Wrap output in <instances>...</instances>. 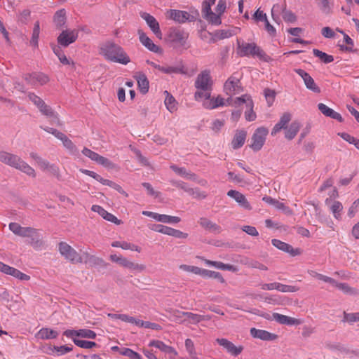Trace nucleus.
Returning <instances> with one entry per match:
<instances>
[{
	"mask_svg": "<svg viewBox=\"0 0 359 359\" xmlns=\"http://www.w3.org/2000/svg\"><path fill=\"white\" fill-rule=\"evenodd\" d=\"M203 107L207 109H214L224 105H229L227 100L224 101V99L220 96L217 97H211V95L208 98H203Z\"/></svg>",
	"mask_w": 359,
	"mask_h": 359,
	"instance_id": "nucleus-22",
	"label": "nucleus"
},
{
	"mask_svg": "<svg viewBox=\"0 0 359 359\" xmlns=\"http://www.w3.org/2000/svg\"><path fill=\"white\" fill-rule=\"evenodd\" d=\"M147 64L152 67L153 68L157 69L158 71L166 74H178L183 73L182 67H172V66H161L153 61L147 60Z\"/></svg>",
	"mask_w": 359,
	"mask_h": 359,
	"instance_id": "nucleus-23",
	"label": "nucleus"
},
{
	"mask_svg": "<svg viewBox=\"0 0 359 359\" xmlns=\"http://www.w3.org/2000/svg\"><path fill=\"white\" fill-rule=\"evenodd\" d=\"M216 341L218 344L225 348L229 353L233 356L238 355L243 350V347L242 346H236L231 341L224 338L217 339Z\"/></svg>",
	"mask_w": 359,
	"mask_h": 359,
	"instance_id": "nucleus-19",
	"label": "nucleus"
},
{
	"mask_svg": "<svg viewBox=\"0 0 359 359\" xmlns=\"http://www.w3.org/2000/svg\"><path fill=\"white\" fill-rule=\"evenodd\" d=\"M250 332L252 337L259 339L263 341H274L278 338V336L275 334L255 327L251 328Z\"/></svg>",
	"mask_w": 359,
	"mask_h": 359,
	"instance_id": "nucleus-24",
	"label": "nucleus"
},
{
	"mask_svg": "<svg viewBox=\"0 0 359 359\" xmlns=\"http://www.w3.org/2000/svg\"><path fill=\"white\" fill-rule=\"evenodd\" d=\"M282 15L283 20L287 22H294L297 20V16L291 11L285 9Z\"/></svg>",
	"mask_w": 359,
	"mask_h": 359,
	"instance_id": "nucleus-64",
	"label": "nucleus"
},
{
	"mask_svg": "<svg viewBox=\"0 0 359 359\" xmlns=\"http://www.w3.org/2000/svg\"><path fill=\"white\" fill-rule=\"evenodd\" d=\"M269 130L265 127L257 128L252 136L251 149L255 151H259L265 143Z\"/></svg>",
	"mask_w": 359,
	"mask_h": 359,
	"instance_id": "nucleus-9",
	"label": "nucleus"
},
{
	"mask_svg": "<svg viewBox=\"0 0 359 359\" xmlns=\"http://www.w3.org/2000/svg\"><path fill=\"white\" fill-rule=\"evenodd\" d=\"M58 336V332L54 330L43 327L36 334V337L41 339H55Z\"/></svg>",
	"mask_w": 359,
	"mask_h": 359,
	"instance_id": "nucleus-34",
	"label": "nucleus"
},
{
	"mask_svg": "<svg viewBox=\"0 0 359 359\" xmlns=\"http://www.w3.org/2000/svg\"><path fill=\"white\" fill-rule=\"evenodd\" d=\"M238 28L235 27L233 29H226L218 30L215 33V37L216 40H221L224 39L230 38L237 34Z\"/></svg>",
	"mask_w": 359,
	"mask_h": 359,
	"instance_id": "nucleus-36",
	"label": "nucleus"
},
{
	"mask_svg": "<svg viewBox=\"0 0 359 359\" xmlns=\"http://www.w3.org/2000/svg\"><path fill=\"white\" fill-rule=\"evenodd\" d=\"M294 72L303 79L307 89L311 90L313 93H320V88L316 85L313 79L310 76L309 73L302 69H295Z\"/></svg>",
	"mask_w": 359,
	"mask_h": 359,
	"instance_id": "nucleus-16",
	"label": "nucleus"
},
{
	"mask_svg": "<svg viewBox=\"0 0 359 359\" xmlns=\"http://www.w3.org/2000/svg\"><path fill=\"white\" fill-rule=\"evenodd\" d=\"M313 53L316 57H318L325 64H328L334 61V57L332 55H328L318 49H313Z\"/></svg>",
	"mask_w": 359,
	"mask_h": 359,
	"instance_id": "nucleus-49",
	"label": "nucleus"
},
{
	"mask_svg": "<svg viewBox=\"0 0 359 359\" xmlns=\"http://www.w3.org/2000/svg\"><path fill=\"white\" fill-rule=\"evenodd\" d=\"M201 276L203 278H212L218 280L220 283H224V279L219 272L202 269Z\"/></svg>",
	"mask_w": 359,
	"mask_h": 359,
	"instance_id": "nucleus-47",
	"label": "nucleus"
},
{
	"mask_svg": "<svg viewBox=\"0 0 359 359\" xmlns=\"http://www.w3.org/2000/svg\"><path fill=\"white\" fill-rule=\"evenodd\" d=\"M194 86L197 89L194 93L195 100L201 101L203 98H208L212 86L210 72L208 70L201 72L196 79Z\"/></svg>",
	"mask_w": 359,
	"mask_h": 359,
	"instance_id": "nucleus-3",
	"label": "nucleus"
},
{
	"mask_svg": "<svg viewBox=\"0 0 359 359\" xmlns=\"http://www.w3.org/2000/svg\"><path fill=\"white\" fill-rule=\"evenodd\" d=\"M169 18L179 23H184L190 20V14L187 11L170 10L169 12Z\"/></svg>",
	"mask_w": 359,
	"mask_h": 359,
	"instance_id": "nucleus-31",
	"label": "nucleus"
},
{
	"mask_svg": "<svg viewBox=\"0 0 359 359\" xmlns=\"http://www.w3.org/2000/svg\"><path fill=\"white\" fill-rule=\"evenodd\" d=\"M318 108L320 111V112L325 116L330 117L333 119L337 120L339 122H343L344 119L341 114L334 111L332 109L330 108L326 104L323 103H319L318 104Z\"/></svg>",
	"mask_w": 359,
	"mask_h": 359,
	"instance_id": "nucleus-29",
	"label": "nucleus"
},
{
	"mask_svg": "<svg viewBox=\"0 0 359 359\" xmlns=\"http://www.w3.org/2000/svg\"><path fill=\"white\" fill-rule=\"evenodd\" d=\"M215 267L216 269H221V270H226L229 271H236L237 269L236 266L229 264H224L221 262H212V266Z\"/></svg>",
	"mask_w": 359,
	"mask_h": 359,
	"instance_id": "nucleus-56",
	"label": "nucleus"
},
{
	"mask_svg": "<svg viewBox=\"0 0 359 359\" xmlns=\"http://www.w3.org/2000/svg\"><path fill=\"white\" fill-rule=\"evenodd\" d=\"M227 196L233 198L241 208L245 210L252 209L250 203L248 201L245 196L241 192L236 190H229L227 192Z\"/></svg>",
	"mask_w": 359,
	"mask_h": 359,
	"instance_id": "nucleus-25",
	"label": "nucleus"
},
{
	"mask_svg": "<svg viewBox=\"0 0 359 359\" xmlns=\"http://www.w3.org/2000/svg\"><path fill=\"white\" fill-rule=\"evenodd\" d=\"M271 243H272L273 245L275 246L276 248H277L278 249H279L283 252H285L293 254V252H292L293 249L290 245H289L285 242H283L280 240H278V239H273L271 241Z\"/></svg>",
	"mask_w": 359,
	"mask_h": 359,
	"instance_id": "nucleus-48",
	"label": "nucleus"
},
{
	"mask_svg": "<svg viewBox=\"0 0 359 359\" xmlns=\"http://www.w3.org/2000/svg\"><path fill=\"white\" fill-rule=\"evenodd\" d=\"M343 321H346L353 323L359 321V312L356 313H346L344 312Z\"/></svg>",
	"mask_w": 359,
	"mask_h": 359,
	"instance_id": "nucleus-62",
	"label": "nucleus"
},
{
	"mask_svg": "<svg viewBox=\"0 0 359 359\" xmlns=\"http://www.w3.org/2000/svg\"><path fill=\"white\" fill-rule=\"evenodd\" d=\"M100 53L107 60L112 62L126 65L130 62V58L123 48L112 41L102 43Z\"/></svg>",
	"mask_w": 359,
	"mask_h": 359,
	"instance_id": "nucleus-1",
	"label": "nucleus"
},
{
	"mask_svg": "<svg viewBox=\"0 0 359 359\" xmlns=\"http://www.w3.org/2000/svg\"><path fill=\"white\" fill-rule=\"evenodd\" d=\"M91 210L93 212H97L104 219L108 220L109 216H111V213L108 212L106 210H104L102 206L98 205H93L91 207Z\"/></svg>",
	"mask_w": 359,
	"mask_h": 359,
	"instance_id": "nucleus-61",
	"label": "nucleus"
},
{
	"mask_svg": "<svg viewBox=\"0 0 359 359\" xmlns=\"http://www.w3.org/2000/svg\"><path fill=\"white\" fill-rule=\"evenodd\" d=\"M122 355L128 357L129 359H142V357L138 353L129 348H124L121 351Z\"/></svg>",
	"mask_w": 359,
	"mask_h": 359,
	"instance_id": "nucleus-57",
	"label": "nucleus"
},
{
	"mask_svg": "<svg viewBox=\"0 0 359 359\" xmlns=\"http://www.w3.org/2000/svg\"><path fill=\"white\" fill-rule=\"evenodd\" d=\"M229 106L239 107L245 104L247 110L245 111V117L248 121H253L256 119V114L253 111V102L251 97L245 94L241 97H236L234 99L229 97L227 99Z\"/></svg>",
	"mask_w": 359,
	"mask_h": 359,
	"instance_id": "nucleus-6",
	"label": "nucleus"
},
{
	"mask_svg": "<svg viewBox=\"0 0 359 359\" xmlns=\"http://www.w3.org/2000/svg\"><path fill=\"white\" fill-rule=\"evenodd\" d=\"M0 162L24 172L31 177H36L34 169L16 154L0 151Z\"/></svg>",
	"mask_w": 359,
	"mask_h": 359,
	"instance_id": "nucleus-2",
	"label": "nucleus"
},
{
	"mask_svg": "<svg viewBox=\"0 0 359 359\" xmlns=\"http://www.w3.org/2000/svg\"><path fill=\"white\" fill-rule=\"evenodd\" d=\"M224 91L226 95H229L231 98H232V95L241 93L243 88L239 79L234 76H230L224 85Z\"/></svg>",
	"mask_w": 359,
	"mask_h": 359,
	"instance_id": "nucleus-11",
	"label": "nucleus"
},
{
	"mask_svg": "<svg viewBox=\"0 0 359 359\" xmlns=\"http://www.w3.org/2000/svg\"><path fill=\"white\" fill-rule=\"evenodd\" d=\"M82 154L90 158V160L96 162L97 164L101 165L107 168H113L114 167V163L108 158L100 156L97 153L85 147L82 150Z\"/></svg>",
	"mask_w": 359,
	"mask_h": 359,
	"instance_id": "nucleus-12",
	"label": "nucleus"
},
{
	"mask_svg": "<svg viewBox=\"0 0 359 359\" xmlns=\"http://www.w3.org/2000/svg\"><path fill=\"white\" fill-rule=\"evenodd\" d=\"M58 250L61 255L72 263L76 264L82 262V257L80 255L67 243L60 242L59 243Z\"/></svg>",
	"mask_w": 359,
	"mask_h": 359,
	"instance_id": "nucleus-8",
	"label": "nucleus"
},
{
	"mask_svg": "<svg viewBox=\"0 0 359 359\" xmlns=\"http://www.w3.org/2000/svg\"><path fill=\"white\" fill-rule=\"evenodd\" d=\"M64 335L68 338L72 339H77L78 337L88 339H95L96 333L89 329H80L78 330H67L64 332Z\"/></svg>",
	"mask_w": 359,
	"mask_h": 359,
	"instance_id": "nucleus-14",
	"label": "nucleus"
},
{
	"mask_svg": "<svg viewBox=\"0 0 359 359\" xmlns=\"http://www.w3.org/2000/svg\"><path fill=\"white\" fill-rule=\"evenodd\" d=\"M300 128V123L298 121H293L289 127L285 130V137L287 140H292Z\"/></svg>",
	"mask_w": 359,
	"mask_h": 359,
	"instance_id": "nucleus-37",
	"label": "nucleus"
},
{
	"mask_svg": "<svg viewBox=\"0 0 359 359\" xmlns=\"http://www.w3.org/2000/svg\"><path fill=\"white\" fill-rule=\"evenodd\" d=\"M325 203L332 214L334 218L337 220H341L344 210L342 203L339 201H335L332 198H326Z\"/></svg>",
	"mask_w": 359,
	"mask_h": 359,
	"instance_id": "nucleus-13",
	"label": "nucleus"
},
{
	"mask_svg": "<svg viewBox=\"0 0 359 359\" xmlns=\"http://www.w3.org/2000/svg\"><path fill=\"white\" fill-rule=\"evenodd\" d=\"M185 348L186 351L189 353V356L190 359H198L197 356V353L195 350L194 342L190 339H187L185 340Z\"/></svg>",
	"mask_w": 359,
	"mask_h": 359,
	"instance_id": "nucleus-50",
	"label": "nucleus"
},
{
	"mask_svg": "<svg viewBox=\"0 0 359 359\" xmlns=\"http://www.w3.org/2000/svg\"><path fill=\"white\" fill-rule=\"evenodd\" d=\"M25 81L27 83L36 86L38 85L43 86L47 83L49 81L48 76L41 72H33L27 74L25 77Z\"/></svg>",
	"mask_w": 359,
	"mask_h": 359,
	"instance_id": "nucleus-17",
	"label": "nucleus"
},
{
	"mask_svg": "<svg viewBox=\"0 0 359 359\" xmlns=\"http://www.w3.org/2000/svg\"><path fill=\"white\" fill-rule=\"evenodd\" d=\"M262 200L265 203L273 205L277 210H281L285 212H286L288 210L287 207H286L283 203H282L275 198H273L271 196H264Z\"/></svg>",
	"mask_w": 359,
	"mask_h": 359,
	"instance_id": "nucleus-44",
	"label": "nucleus"
},
{
	"mask_svg": "<svg viewBox=\"0 0 359 359\" xmlns=\"http://www.w3.org/2000/svg\"><path fill=\"white\" fill-rule=\"evenodd\" d=\"M40 34V25L39 22L36 21L34 23V29L32 32V38L30 40V44L34 47H36L38 46V40Z\"/></svg>",
	"mask_w": 359,
	"mask_h": 359,
	"instance_id": "nucleus-51",
	"label": "nucleus"
},
{
	"mask_svg": "<svg viewBox=\"0 0 359 359\" xmlns=\"http://www.w3.org/2000/svg\"><path fill=\"white\" fill-rule=\"evenodd\" d=\"M316 1L318 7L323 13L330 15L332 13L333 5L330 0H316Z\"/></svg>",
	"mask_w": 359,
	"mask_h": 359,
	"instance_id": "nucleus-41",
	"label": "nucleus"
},
{
	"mask_svg": "<svg viewBox=\"0 0 359 359\" xmlns=\"http://www.w3.org/2000/svg\"><path fill=\"white\" fill-rule=\"evenodd\" d=\"M330 348L333 351H339V353L347 355H351L355 353V351H352V350L349 349L348 348H347L340 344H337L332 345L330 346Z\"/></svg>",
	"mask_w": 359,
	"mask_h": 359,
	"instance_id": "nucleus-54",
	"label": "nucleus"
},
{
	"mask_svg": "<svg viewBox=\"0 0 359 359\" xmlns=\"http://www.w3.org/2000/svg\"><path fill=\"white\" fill-rule=\"evenodd\" d=\"M72 341L77 346L86 349H90L97 346V344L94 341L81 340L79 339H74Z\"/></svg>",
	"mask_w": 359,
	"mask_h": 359,
	"instance_id": "nucleus-53",
	"label": "nucleus"
},
{
	"mask_svg": "<svg viewBox=\"0 0 359 359\" xmlns=\"http://www.w3.org/2000/svg\"><path fill=\"white\" fill-rule=\"evenodd\" d=\"M215 2V0H205L203 2L202 13L205 19L210 23L215 25H219L222 23L220 15L218 13H215L211 10V6Z\"/></svg>",
	"mask_w": 359,
	"mask_h": 359,
	"instance_id": "nucleus-7",
	"label": "nucleus"
},
{
	"mask_svg": "<svg viewBox=\"0 0 359 359\" xmlns=\"http://www.w3.org/2000/svg\"><path fill=\"white\" fill-rule=\"evenodd\" d=\"M198 223L201 227L210 232L219 233L221 231V227L208 218H200L198 220Z\"/></svg>",
	"mask_w": 359,
	"mask_h": 359,
	"instance_id": "nucleus-32",
	"label": "nucleus"
},
{
	"mask_svg": "<svg viewBox=\"0 0 359 359\" xmlns=\"http://www.w3.org/2000/svg\"><path fill=\"white\" fill-rule=\"evenodd\" d=\"M189 34L181 29H172L169 33L170 40L182 46H184L188 39Z\"/></svg>",
	"mask_w": 359,
	"mask_h": 359,
	"instance_id": "nucleus-18",
	"label": "nucleus"
},
{
	"mask_svg": "<svg viewBox=\"0 0 359 359\" xmlns=\"http://www.w3.org/2000/svg\"><path fill=\"white\" fill-rule=\"evenodd\" d=\"M170 168L178 175L183 177L187 180H196V176L195 174L188 172L184 168L178 167L175 165H171Z\"/></svg>",
	"mask_w": 359,
	"mask_h": 359,
	"instance_id": "nucleus-38",
	"label": "nucleus"
},
{
	"mask_svg": "<svg viewBox=\"0 0 359 359\" xmlns=\"http://www.w3.org/2000/svg\"><path fill=\"white\" fill-rule=\"evenodd\" d=\"M164 94L166 95L164 101L166 109L171 113L175 112L177 109L176 100L167 90L164 91Z\"/></svg>",
	"mask_w": 359,
	"mask_h": 359,
	"instance_id": "nucleus-39",
	"label": "nucleus"
},
{
	"mask_svg": "<svg viewBox=\"0 0 359 359\" xmlns=\"http://www.w3.org/2000/svg\"><path fill=\"white\" fill-rule=\"evenodd\" d=\"M60 140L62 142L63 146L68 150L70 154L76 155L78 154L79 151L76 146L66 135H64Z\"/></svg>",
	"mask_w": 359,
	"mask_h": 359,
	"instance_id": "nucleus-42",
	"label": "nucleus"
},
{
	"mask_svg": "<svg viewBox=\"0 0 359 359\" xmlns=\"http://www.w3.org/2000/svg\"><path fill=\"white\" fill-rule=\"evenodd\" d=\"M185 317L190 320V322L193 324H197L202 320H207L208 318L205 316L187 312Z\"/></svg>",
	"mask_w": 359,
	"mask_h": 359,
	"instance_id": "nucleus-55",
	"label": "nucleus"
},
{
	"mask_svg": "<svg viewBox=\"0 0 359 359\" xmlns=\"http://www.w3.org/2000/svg\"><path fill=\"white\" fill-rule=\"evenodd\" d=\"M149 229L154 231L161 233L163 234L169 235L170 228L162 224H152L149 226Z\"/></svg>",
	"mask_w": 359,
	"mask_h": 359,
	"instance_id": "nucleus-58",
	"label": "nucleus"
},
{
	"mask_svg": "<svg viewBox=\"0 0 359 359\" xmlns=\"http://www.w3.org/2000/svg\"><path fill=\"white\" fill-rule=\"evenodd\" d=\"M149 346L155 347L165 353L172 355L173 357L177 355L176 350L173 347L166 345L162 341L151 340L149 343Z\"/></svg>",
	"mask_w": 359,
	"mask_h": 359,
	"instance_id": "nucleus-27",
	"label": "nucleus"
},
{
	"mask_svg": "<svg viewBox=\"0 0 359 359\" xmlns=\"http://www.w3.org/2000/svg\"><path fill=\"white\" fill-rule=\"evenodd\" d=\"M188 194L196 199H204L207 196L206 193L199 189L190 188V189L188 190Z\"/></svg>",
	"mask_w": 359,
	"mask_h": 359,
	"instance_id": "nucleus-60",
	"label": "nucleus"
},
{
	"mask_svg": "<svg viewBox=\"0 0 359 359\" xmlns=\"http://www.w3.org/2000/svg\"><path fill=\"white\" fill-rule=\"evenodd\" d=\"M292 116L290 113H284L279 121L274 126L271 130V135L274 136L281 130H285L287 128L289 122L291 121Z\"/></svg>",
	"mask_w": 359,
	"mask_h": 359,
	"instance_id": "nucleus-26",
	"label": "nucleus"
},
{
	"mask_svg": "<svg viewBox=\"0 0 359 359\" xmlns=\"http://www.w3.org/2000/svg\"><path fill=\"white\" fill-rule=\"evenodd\" d=\"M137 81L140 91L143 94L147 93L149 90V82L145 74H140L137 76Z\"/></svg>",
	"mask_w": 359,
	"mask_h": 359,
	"instance_id": "nucleus-40",
	"label": "nucleus"
},
{
	"mask_svg": "<svg viewBox=\"0 0 359 359\" xmlns=\"http://www.w3.org/2000/svg\"><path fill=\"white\" fill-rule=\"evenodd\" d=\"M334 286L342 291L344 294L357 295L359 293L357 289L350 287L347 283H337L336 281Z\"/></svg>",
	"mask_w": 359,
	"mask_h": 359,
	"instance_id": "nucleus-45",
	"label": "nucleus"
},
{
	"mask_svg": "<svg viewBox=\"0 0 359 359\" xmlns=\"http://www.w3.org/2000/svg\"><path fill=\"white\" fill-rule=\"evenodd\" d=\"M28 97L38 107L42 114L50 118L52 124L62 125L58 114L50 106L47 105L41 97L33 93H29Z\"/></svg>",
	"mask_w": 359,
	"mask_h": 359,
	"instance_id": "nucleus-5",
	"label": "nucleus"
},
{
	"mask_svg": "<svg viewBox=\"0 0 359 359\" xmlns=\"http://www.w3.org/2000/svg\"><path fill=\"white\" fill-rule=\"evenodd\" d=\"M180 268L181 269H182L183 271H187V272H191V273H193L194 274H197V275H199L201 276V271H202V269L201 268H199L198 266H190V265H186V264H182L180 266Z\"/></svg>",
	"mask_w": 359,
	"mask_h": 359,
	"instance_id": "nucleus-63",
	"label": "nucleus"
},
{
	"mask_svg": "<svg viewBox=\"0 0 359 359\" xmlns=\"http://www.w3.org/2000/svg\"><path fill=\"white\" fill-rule=\"evenodd\" d=\"M169 313L170 314V317L175 322L177 323H183L184 322L185 320L183 318L185 317L187 312L174 309L170 311Z\"/></svg>",
	"mask_w": 359,
	"mask_h": 359,
	"instance_id": "nucleus-52",
	"label": "nucleus"
},
{
	"mask_svg": "<svg viewBox=\"0 0 359 359\" xmlns=\"http://www.w3.org/2000/svg\"><path fill=\"white\" fill-rule=\"evenodd\" d=\"M140 16L142 19H144L147 25L149 27L152 32L156 35V36L161 39H162V32L160 29L159 23L156 20V18L150 15L149 13H147L146 12H143L140 13Z\"/></svg>",
	"mask_w": 359,
	"mask_h": 359,
	"instance_id": "nucleus-15",
	"label": "nucleus"
},
{
	"mask_svg": "<svg viewBox=\"0 0 359 359\" xmlns=\"http://www.w3.org/2000/svg\"><path fill=\"white\" fill-rule=\"evenodd\" d=\"M274 320L282 325H293L300 324L298 319L287 316L278 313H273Z\"/></svg>",
	"mask_w": 359,
	"mask_h": 359,
	"instance_id": "nucleus-33",
	"label": "nucleus"
},
{
	"mask_svg": "<svg viewBox=\"0 0 359 359\" xmlns=\"http://www.w3.org/2000/svg\"><path fill=\"white\" fill-rule=\"evenodd\" d=\"M139 39L141 43L147 48L149 50L155 53L161 54L163 53V50L158 46L156 45L152 40L147 36L145 33L139 30Z\"/></svg>",
	"mask_w": 359,
	"mask_h": 359,
	"instance_id": "nucleus-20",
	"label": "nucleus"
},
{
	"mask_svg": "<svg viewBox=\"0 0 359 359\" xmlns=\"http://www.w3.org/2000/svg\"><path fill=\"white\" fill-rule=\"evenodd\" d=\"M53 21L57 27H61L66 22V11L62 8L57 11L53 18Z\"/></svg>",
	"mask_w": 359,
	"mask_h": 359,
	"instance_id": "nucleus-43",
	"label": "nucleus"
},
{
	"mask_svg": "<svg viewBox=\"0 0 359 359\" xmlns=\"http://www.w3.org/2000/svg\"><path fill=\"white\" fill-rule=\"evenodd\" d=\"M32 236L27 237L30 238V244L34 247L36 248L41 245L40 235L36 229H34V232L32 233Z\"/></svg>",
	"mask_w": 359,
	"mask_h": 359,
	"instance_id": "nucleus-59",
	"label": "nucleus"
},
{
	"mask_svg": "<svg viewBox=\"0 0 359 359\" xmlns=\"http://www.w3.org/2000/svg\"><path fill=\"white\" fill-rule=\"evenodd\" d=\"M286 9V4H274L271 8V17L274 22H276L278 24H280L281 22L280 18V14H283L284 11Z\"/></svg>",
	"mask_w": 359,
	"mask_h": 359,
	"instance_id": "nucleus-35",
	"label": "nucleus"
},
{
	"mask_svg": "<svg viewBox=\"0 0 359 359\" xmlns=\"http://www.w3.org/2000/svg\"><path fill=\"white\" fill-rule=\"evenodd\" d=\"M1 272L7 275H11L20 280L27 281L30 280V276L29 275H27L21 272L20 270L7 264H5Z\"/></svg>",
	"mask_w": 359,
	"mask_h": 359,
	"instance_id": "nucleus-28",
	"label": "nucleus"
},
{
	"mask_svg": "<svg viewBox=\"0 0 359 359\" xmlns=\"http://www.w3.org/2000/svg\"><path fill=\"white\" fill-rule=\"evenodd\" d=\"M236 53L239 56L257 57L260 60L267 61L268 56L255 43H247L238 39L236 41Z\"/></svg>",
	"mask_w": 359,
	"mask_h": 359,
	"instance_id": "nucleus-4",
	"label": "nucleus"
},
{
	"mask_svg": "<svg viewBox=\"0 0 359 359\" xmlns=\"http://www.w3.org/2000/svg\"><path fill=\"white\" fill-rule=\"evenodd\" d=\"M79 36V31L76 29H66L62 31L57 38L58 44L62 47H67L74 43Z\"/></svg>",
	"mask_w": 359,
	"mask_h": 359,
	"instance_id": "nucleus-10",
	"label": "nucleus"
},
{
	"mask_svg": "<svg viewBox=\"0 0 359 359\" xmlns=\"http://www.w3.org/2000/svg\"><path fill=\"white\" fill-rule=\"evenodd\" d=\"M122 266L130 269L133 271H143L146 266L144 264H135L128 259L125 258L121 264Z\"/></svg>",
	"mask_w": 359,
	"mask_h": 359,
	"instance_id": "nucleus-46",
	"label": "nucleus"
},
{
	"mask_svg": "<svg viewBox=\"0 0 359 359\" xmlns=\"http://www.w3.org/2000/svg\"><path fill=\"white\" fill-rule=\"evenodd\" d=\"M9 229L15 234L20 237L32 236L34 229L32 227H23L16 222H11L8 225Z\"/></svg>",
	"mask_w": 359,
	"mask_h": 359,
	"instance_id": "nucleus-21",
	"label": "nucleus"
},
{
	"mask_svg": "<svg viewBox=\"0 0 359 359\" xmlns=\"http://www.w3.org/2000/svg\"><path fill=\"white\" fill-rule=\"evenodd\" d=\"M247 137V132L242 129L236 131L231 141V146L233 149L241 148L245 143Z\"/></svg>",
	"mask_w": 359,
	"mask_h": 359,
	"instance_id": "nucleus-30",
	"label": "nucleus"
}]
</instances>
